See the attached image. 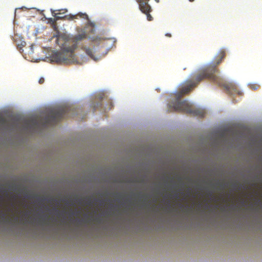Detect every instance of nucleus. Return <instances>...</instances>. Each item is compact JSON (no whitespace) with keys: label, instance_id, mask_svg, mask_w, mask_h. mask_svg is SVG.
Here are the masks:
<instances>
[{"label":"nucleus","instance_id":"nucleus-1","mask_svg":"<svg viewBox=\"0 0 262 262\" xmlns=\"http://www.w3.org/2000/svg\"><path fill=\"white\" fill-rule=\"evenodd\" d=\"M225 54V51L224 49H221L215 57L214 62H212L207 68L203 70L197 75L194 80H187L185 82V85L182 86L179 91L173 94L174 99L168 104V111L169 112H182L194 116L203 117L205 115L203 110L193 107L186 100L181 101V98L188 94L199 82L205 79H208L217 85L224 87L229 94L241 95L235 84L225 81L222 78L216 74L219 72L216 67L222 62Z\"/></svg>","mask_w":262,"mask_h":262},{"label":"nucleus","instance_id":"nucleus-2","mask_svg":"<svg viewBox=\"0 0 262 262\" xmlns=\"http://www.w3.org/2000/svg\"><path fill=\"white\" fill-rule=\"evenodd\" d=\"M72 111L69 107H60L51 110L45 118V125H55L63 118L72 117L69 115Z\"/></svg>","mask_w":262,"mask_h":262},{"label":"nucleus","instance_id":"nucleus-3","mask_svg":"<svg viewBox=\"0 0 262 262\" xmlns=\"http://www.w3.org/2000/svg\"><path fill=\"white\" fill-rule=\"evenodd\" d=\"M73 59V49L71 47L64 48L62 52H57L52 56V60L58 64H69Z\"/></svg>","mask_w":262,"mask_h":262},{"label":"nucleus","instance_id":"nucleus-4","mask_svg":"<svg viewBox=\"0 0 262 262\" xmlns=\"http://www.w3.org/2000/svg\"><path fill=\"white\" fill-rule=\"evenodd\" d=\"M138 3L141 11L146 15L147 20L148 21H152L153 20V17L150 14V12L152 11L150 6L148 3H145V2Z\"/></svg>","mask_w":262,"mask_h":262},{"label":"nucleus","instance_id":"nucleus-5","mask_svg":"<svg viewBox=\"0 0 262 262\" xmlns=\"http://www.w3.org/2000/svg\"><path fill=\"white\" fill-rule=\"evenodd\" d=\"M85 53L90 56V57L95 61H97L99 59V57H96L94 54L93 50L89 47L84 48Z\"/></svg>","mask_w":262,"mask_h":262},{"label":"nucleus","instance_id":"nucleus-6","mask_svg":"<svg viewBox=\"0 0 262 262\" xmlns=\"http://www.w3.org/2000/svg\"><path fill=\"white\" fill-rule=\"evenodd\" d=\"M38 121L36 119H32L31 120H27L25 122L26 126H30L31 128H34L38 125Z\"/></svg>","mask_w":262,"mask_h":262},{"label":"nucleus","instance_id":"nucleus-7","mask_svg":"<svg viewBox=\"0 0 262 262\" xmlns=\"http://www.w3.org/2000/svg\"><path fill=\"white\" fill-rule=\"evenodd\" d=\"M78 16H79L80 18H84L85 19H89V17L87 14H86L85 13H78L77 15H71L70 16V18L71 19H74L75 18H77Z\"/></svg>","mask_w":262,"mask_h":262},{"label":"nucleus","instance_id":"nucleus-8","mask_svg":"<svg viewBox=\"0 0 262 262\" xmlns=\"http://www.w3.org/2000/svg\"><path fill=\"white\" fill-rule=\"evenodd\" d=\"M86 37V35L85 33L77 34L73 37L74 41H78L82 40Z\"/></svg>","mask_w":262,"mask_h":262},{"label":"nucleus","instance_id":"nucleus-9","mask_svg":"<svg viewBox=\"0 0 262 262\" xmlns=\"http://www.w3.org/2000/svg\"><path fill=\"white\" fill-rule=\"evenodd\" d=\"M26 45V43L24 41H21L20 43L17 44V49L19 50L20 52H23V48L25 47Z\"/></svg>","mask_w":262,"mask_h":262},{"label":"nucleus","instance_id":"nucleus-10","mask_svg":"<svg viewBox=\"0 0 262 262\" xmlns=\"http://www.w3.org/2000/svg\"><path fill=\"white\" fill-rule=\"evenodd\" d=\"M7 120L4 118H0V123L2 125H6L7 124Z\"/></svg>","mask_w":262,"mask_h":262},{"label":"nucleus","instance_id":"nucleus-11","mask_svg":"<svg viewBox=\"0 0 262 262\" xmlns=\"http://www.w3.org/2000/svg\"><path fill=\"white\" fill-rule=\"evenodd\" d=\"M52 14L54 16L56 17V19H59L60 18V17L58 15L59 14H60V13H54L52 12Z\"/></svg>","mask_w":262,"mask_h":262},{"label":"nucleus","instance_id":"nucleus-12","mask_svg":"<svg viewBox=\"0 0 262 262\" xmlns=\"http://www.w3.org/2000/svg\"><path fill=\"white\" fill-rule=\"evenodd\" d=\"M137 3H143L145 2V3H148V1L149 0H136Z\"/></svg>","mask_w":262,"mask_h":262},{"label":"nucleus","instance_id":"nucleus-13","mask_svg":"<svg viewBox=\"0 0 262 262\" xmlns=\"http://www.w3.org/2000/svg\"><path fill=\"white\" fill-rule=\"evenodd\" d=\"M44 81H45V79L43 77H41L39 79V81H38V82L40 84H42L44 82Z\"/></svg>","mask_w":262,"mask_h":262},{"label":"nucleus","instance_id":"nucleus-14","mask_svg":"<svg viewBox=\"0 0 262 262\" xmlns=\"http://www.w3.org/2000/svg\"><path fill=\"white\" fill-rule=\"evenodd\" d=\"M258 87H259V86H258V85H257V86H254L252 87L251 88H252V89L256 90V89H257Z\"/></svg>","mask_w":262,"mask_h":262},{"label":"nucleus","instance_id":"nucleus-15","mask_svg":"<svg viewBox=\"0 0 262 262\" xmlns=\"http://www.w3.org/2000/svg\"><path fill=\"white\" fill-rule=\"evenodd\" d=\"M165 36H166L167 37H169L171 36V34L170 33H166L165 34Z\"/></svg>","mask_w":262,"mask_h":262},{"label":"nucleus","instance_id":"nucleus-16","mask_svg":"<svg viewBox=\"0 0 262 262\" xmlns=\"http://www.w3.org/2000/svg\"><path fill=\"white\" fill-rule=\"evenodd\" d=\"M91 32H93L95 31V29L93 27H92V28L90 30Z\"/></svg>","mask_w":262,"mask_h":262},{"label":"nucleus","instance_id":"nucleus-17","mask_svg":"<svg viewBox=\"0 0 262 262\" xmlns=\"http://www.w3.org/2000/svg\"><path fill=\"white\" fill-rule=\"evenodd\" d=\"M51 21H52L53 23L55 22V20L54 19H51Z\"/></svg>","mask_w":262,"mask_h":262},{"label":"nucleus","instance_id":"nucleus-18","mask_svg":"<svg viewBox=\"0 0 262 262\" xmlns=\"http://www.w3.org/2000/svg\"><path fill=\"white\" fill-rule=\"evenodd\" d=\"M2 216H3V218H4V217H5V214H2Z\"/></svg>","mask_w":262,"mask_h":262},{"label":"nucleus","instance_id":"nucleus-19","mask_svg":"<svg viewBox=\"0 0 262 262\" xmlns=\"http://www.w3.org/2000/svg\"><path fill=\"white\" fill-rule=\"evenodd\" d=\"M155 1H156L157 3L159 2V0H155Z\"/></svg>","mask_w":262,"mask_h":262},{"label":"nucleus","instance_id":"nucleus-20","mask_svg":"<svg viewBox=\"0 0 262 262\" xmlns=\"http://www.w3.org/2000/svg\"><path fill=\"white\" fill-rule=\"evenodd\" d=\"M190 2H193L194 0H189Z\"/></svg>","mask_w":262,"mask_h":262},{"label":"nucleus","instance_id":"nucleus-21","mask_svg":"<svg viewBox=\"0 0 262 262\" xmlns=\"http://www.w3.org/2000/svg\"><path fill=\"white\" fill-rule=\"evenodd\" d=\"M209 194H210V196L212 195V193H210Z\"/></svg>","mask_w":262,"mask_h":262}]
</instances>
